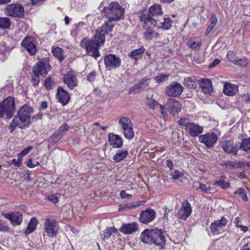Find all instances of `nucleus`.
Wrapping results in <instances>:
<instances>
[{
	"mask_svg": "<svg viewBox=\"0 0 250 250\" xmlns=\"http://www.w3.org/2000/svg\"><path fill=\"white\" fill-rule=\"evenodd\" d=\"M114 24L112 21L105 22L101 27L97 29L96 33L91 39L84 38L80 43L81 46L85 49L89 55L97 58L100 56L99 48L104 45L105 42V35L112 31Z\"/></svg>",
	"mask_w": 250,
	"mask_h": 250,
	"instance_id": "nucleus-1",
	"label": "nucleus"
},
{
	"mask_svg": "<svg viewBox=\"0 0 250 250\" xmlns=\"http://www.w3.org/2000/svg\"><path fill=\"white\" fill-rule=\"evenodd\" d=\"M33 111V108L27 104L21 107L18 112L17 116L13 119L9 126V128L11 129L10 132L12 133L17 126L22 129L28 126L30 124L31 116Z\"/></svg>",
	"mask_w": 250,
	"mask_h": 250,
	"instance_id": "nucleus-2",
	"label": "nucleus"
},
{
	"mask_svg": "<svg viewBox=\"0 0 250 250\" xmlns=\"http://www.w3.org/2000/svg\"><path fill=\"white\" fill-rule=\"evenodd\" d=\"M163 14L160 4L155 3L151 6L148 11H143L140 15V20L144 22V26L151 28L156 25V21L153 18Z\"/></svg>",
	"mask_w": 250,
	"mask_h": 250,
	"instance_id": "nucleus-3",
	"label": "nucleus"
},
{
	"mask_svg": "<svg viewBox=\"0 0 250 250\" xmlns=\"http://www.w3.org/2000/svg\"><path fill=\"white\" fill-rule=\"evenodd\" d=\"M104 14L109 21L119 20L123 15L124 9L117 2H111L104 8Z\"/></svg>",
	"mask_w": 250,
	"mask_h": 250,
	"instance_id": "nucleus-4",
	"label": "nucleus"
},
{
	"mask_svg": "<svg viewBox=\"0 0 250 250\" xmlns=\"http://www.w3.org/2000/svg\"><path fill=\"white\" fill-rule=\"evenodd\" d=\"M15 110V103L14 97L8 96L2 101H0V118L5 117L11 119Z\"/></svg>",
	"mask_w": 250,
	"mask_h": 250,
	"instance_id": "nucleus-5",
	"label": "nucleus"
},
{
	"mask_svg": "<svg viewBox=\"0 0 250 250\" xmlns=\"http://www.w3.org/2000/svg\"><path fill=\"white\" fill-rule=\"evenodd\" d=\"M119 124L122 127L125 137L128 140L132 139L134 134L131 120L128 117H122L119 120Z\"/></svg>",
	"mask_w": 250,
	"mask_h": 250,
	"instance_id": "nucleus-6",
	"label": "nucleus"
},
{
	"mask_svg": "<svg viewBox=\"0 0 250 250\" xmlns=\"http://www.w3.org/2000/svg\"><path fill=\"white\" fill-rule=\"evenodd\" d=\"M33 69L39 73L42 77H46L48 72L51 70L49 58H43L41 59L36 64L33 66Z\"/></svg>",
	"mask_w": 250,
	"mask_h": 250,
	"instance_id": "nucleus-7",
	"label": "nucleus"
},
{
	"mask_svg": "<svg viewBox=\"0 0 250 250\" xmlns=\"http://www.w3.org/2000/svg\"><path fill=\"white\" fill-rule=\"evenodd\" d=\"M4 12L7 16L13 17L21 18L24 16V8L19 4H11L4 9Z\"/></svg>",
	"mask_w": 250,
	"mask_h": 250,
	"instance_id": "nucleus-8",
	"label": "nucleus"
},
{
	"mask_svg": "<svg viewBox=\"0 0 250 250\" xmlns=\"http://www.w3.org/2000/svg\"><path fill=\"white\" fill-rule=\"evenodd\" d=\"M221 148L226 153L232 155H237L239 150V145L235 143L233 140H226L220 142Z\"/></svg>",
	"mask_w": 250,
	"mask_h": 250,
	"instance_id": "nucleus-9",
	"label": "nucleus"
},
{
	"mask_svg": "<svg viewBox=\"0 0 250 250\" xmlns=\"http://www.w3.org/2000/svg\"><path fill=\"white\" fill-rule=\"evenodd\" d=\"M218 137L214 132H209L199 136V141L200 143L205 144L208 148L214 146L218 140Z\"/></svg>",
	"mask_w": 250,
	"mask_h": 250,
	"instance_id": "nucleus-10",
	"label": "nucleus"
},
{
	"mask_svg": "<svg viewBox=\"0 0 250 250\" xmlns=\"http://www.w3.org/2000/svg\"><path fill=\"white\" fill-rule=\"evenodd\" d=\"M104 63L107 70L115 69L120 66L121 59L115 55L108 54L104 57Z\"/></svg>",
	"mask_w": 250,
	"mask_h": 250,
	"instance_id": "nucleus-11",
	"label": "nucleus"
},
{
	"mask_svg": "<svg viewBox=\"0 0 250 250\" xmlns=\"http://www.w3.org/2000/svg\"><path fill=\"white\" fill-rule=\"evenodd\" d=\"M21 45L31 56L35 55L37 52L34 39L31 36H26L22 41Z\"/></svg>",
	"mask_w": 250,
	"mask_h": 250,
	"instance_id": "nucleus-12",
	"label": "nucleus"
},
{
	"mask_svg": "<svg viewBox=\"0 0 250 250\" xmlns=\"http://www.w3.org/2000/svg\"><path fill=\"white\" fill-rule=\"evenodd\" d=\"M183 88V86L180 83L176 82H173L167 86L165 89V93L169 96L177 97L182 93Z\"/></svg>",
	"mask_w": 250,
	"mask_h": 250,
	"instance_id": "nucleus-13",
	"label": "nucleus"
},
{
	"mask_svg": "<svg viewBox=\"0 0 250 250\" xmlns=\"http://www.w3.org/2000/svg\"><path fill=\"white\" fill-rule=\"evenodd\" d=\"M192 208L188 200H184L182 203V206L177 213L178 218L186 220L191 214Z\"/></svg>",
	"mask_w": 250,
	"mask_h": 250,
	"instance_id": "nucleus-14",
	"label": "nucleus"
},
{
	"mask_svg": "<svg viewBox=\"0 0 250 250\" xmlns=\"http://www.w3.org/2000/svg\"><path fill=\"white\" fill-rule=\"evenodd\" d=\"M166 108L172 115L178 114L181 111V105L179 101L173 98H168L166 104Z\"/></svg>",
	"mask_w": 250,
	"mask_h": 250,
	"instance_id": "nucleus-15",
	"label": "nucleus"
},
{
	"mask_svg": "<svg viewBox=\"0 0 250 250\" xmlns=\"http://www.w3.org/2000/svg\"><path fill=\"white\" fill-rule=\"evenodd\" d=\"M44 228L48 237H54L58 232V227L56 221L54 219H46Z\"/></svg>",
	"mask_w": 250,
	"mask_h": 250,
	"instance_id": "nucleus-16",
	"label": "nucleus"
},
{
	"mask_svg": "<svg viewBox=\"0 0 250 250\" xmlns=\"http://www.w3.org/2000/svg\"><path fill=\"white\" fill-rule=\"evenodd\" d=\"M1 215L9 219L13 226L19 225L22 221V214L20 212L11 213L2 212Z\"/></svg>",
	"mask_w": 250,
	"mask_h": 250,
	"instance_id": "nucleus-17",
	"label": "nucleus"
},
{
	"mask_svg": "<svg viewBox=\"0 0 250 250\" xmlns=\"http://www.w3.org/2000/svg\"><path fill=\"white\" fill-rule=\"evenodd\" d=\"M156 216V211L153 209L148 208L141 212L139 220L142 223L147 224L153 221Z\"/></svg>",
	"mask_w": 250,
	"mask_h": 250,
	"instance_id": "nucleus-18",
	"label": "nucleus"
},
{
	"mask_svg": "<svg viewBox=\"0 0 250 250\" xmlns=\"http://www.w3.org/2000/svg\"><path fill=\"white\" fill-rule=\"evenodd\" d=\"M152 242L155 245L163 247L166 244V239L164 232L161 229H152Z\"/></svg>",
	"mask_w": 250,
	"mask_h": 250,
	"instance_id": "nucleus-19",
	"label": "nucleus"
},
{
	"mask_svg": "<svg viewBox=\"0 0 250 250\" xmlns=\"http://www.w3.org/2000/svg\"><path fill=\"white\" fill-rule=\"evenodd\" d=\"M63 82L70 89H73L78 84V79L76 74L73 71H69L64 75Z\"/></svg>",
	"mask_w": 250,
	"mask_h": 250,
	"instance_id": "nucleus-20",
	"label": "nucleus"
},
{
	"mask_svg": "<svg viewBox=\"0 0 250 250\" xmlns=\"http://www.w3.org/2000/svg\"><path fill=\"white\" fill-rule=\"evenodd\" d=\"M107 138L109 144L112 147L120 148L123 146V139L119 135L113 133H109Z\"/></svg>",
	"mask_w": 250,
	"mask_h": 250,
	"instance_id": "nucleus-21",
	"label": "nucleus"
},
{
	"mask_svg": "<svg viewBox=\"0 0 250 250\" xmlns=\"http://www.w3.org/2000/svg\"><path fill=\"white\" fill-rule=\"evenodd\" d=\"M56 98L58 102L63 105H66L69 102L70 96L68 92L63 89L62 87L60 86L58 88Z\"/></svg>",
	"mask_w": 250,
	"mask_h": 250,
	"instance_id": "nucleus-22",
	"label": "nucleus"
},
{
	"mask_svg": "<svg viewBox=\"0 0 250 250\" xmlns=\"http://www.w3.org/2000/svg\"><path fill=\"white\" fill-rule=\"evenodd\" d=\"M186 131L191 137H194L198 136L200 134L203 132V127L194 123H190L187 126Z\"/></svg>",
	"mask_w": 250,
	"mask_h": 250,
	"instance_id": "nucleus-23",
	"label": "nucleus"
},
{
	"mask_svg": "<svg viewBox=\"0 0 250 250\" xmlns=\"http://www.w3.org/2000/svg\"><path fill=\"white\" fill-rule=\"evenodd\" d=\"M138 229V224L136 222L123 224L120 231L124 234H130L136 231Z\"/></svg>",
	"mask_w": 250,
	"mask_h": 250,
	"instance_id": "nucleus-24",
	"label": "nucleus"
},
{
	"mask_svg": "<svg viewBox=\"0 0 250 250\" xmlns=\"http://www.w3.org/2000/svg\"><path fill=\"white\" fill-rule=\"evenodd\" d=\"M223 91L225 94L232 96L238 91V87L237 85L227 83L224 84Z\"/></svg>",
	"mask_w": 250,
	"mask_h": 250,
	"instance_id": "nucleus-25",
	"label": "nucleus"
},
{
	"mask_svg": "<svg viewBox=\"0 0 250 250\" xmlns=\"http://www.w3.org/2000/svg\"><path fill=\"white\" fill-rule=\"evenodd\" d=\"M199 83L204 92L205 93H209L212 90V83L208 79L204 78L201 80H199Z\"/></svg>",
	"mask_w": 250,
	"mask_h": 250,
	"instance_id": "nucleus-26",
	"label": "nucleus"
},
{
	"mask_svg": "<svg viewBox=\"0 0 250 250\" xmlns=\"http://www.w3.org/2000/svg\"><path fill=\"white\" fill-rule=\"evenodd\" d=\"M152 229H145L141 234V239L145 243L151 244L152 242Z\"/></svg>",
	"mask_w": 250,
	"mask_h": 250,
	"instance_id": "nucleus-27",
	"label": "nucleus"
},
{
	"mask_svg": "<svg viewBox=\"0 0 250 250\" xmlns=\"http://www.w3.org/2000/svg\"><path fill=\"white\" fill-rule=\"evenodd\" d=\"M128 155V151L125 149L118 150L113 157V160L116 162H119L125 159Z\"/></svg>",
	"mask_w": 250,
	"mask_h": 250,
	"instance_id": "nucleus-28",
	"label": "nucleus"
},
{
	"mask_svg": "<svg viewBox=\"0 0 250 250\" xmlns=\"http://www.w3.org/2000/svg\"><path fill=\"white\" fill-rule=\"evenodd\" d=\"M145 29H147L146 32H144V38L147 40H150L154 38L160 37V34L158 32L151 29V28L146 27L144 26Z\"/></svg>",
	"mask_w": 250,
	"mask_h": 250,
	"instance_id": "nucleus-29",
	"label": "nucleus"
},
{
	"mask_svg": "<svg viewBox=\"0 0 250 250\" xmlns=\"http://www.w3.org/2000/svg\"><path fill=\"white\" fill-rule=\"evenodd\" d=\"M38 224V221L35 217H33L29 221L27 227L25 230L26 235H28L33 232L36 229Z\"/></svg>",
	"mask_w": 250,
	"mask_h": 250,
	"instance_id": "nucleus-30",
	"label": "nucleus"
},
{
	"mask_svg": "<svg viewBox=\"0 0 250 250\" xmlns=\"http://www.w3.org/2000/svg\"><path fill=\"white\" fill-rule=\"evenodd\" d=\"M217 22L218 20L217 19L215 15L214 14L212 15L209 20L210 24L207 27L205 35L206 36L208 35L211 33L214 27L217 25Z\"/></svg>",
	"mask_w": 250,
	"mask_h": 250,
	"instance_id": "nucleus-31",
	"label": "nucleus"
},
{
	"mask_svg": "<svg viewBox=\"0 0 250 250\" xmlns=\"http://www.w3.org/2000/svg\"><path fill=\"white\" fill-rule=\"evenodd\" d=\"M239 148L247 152H250V137L242 139Z\"/></svg>",
	"mask_w": 250,
	"mask_h": 250,
	"instance_id": "nucleus-32",
	"label": "nucleus"
},
{
	"mask_svg": "<svg viewBox=\"0 0 250 250\" xmlns=\"http://www.w3.org/2000/svg\"><path fill=\"white\" fill-rule=\"evenodd\" d=\"M145 51L144 47H142L139 49L132 50L128 54V56L135 61L142 55Z\"/></svg>",
	"mask_w": 250,
	"mask_h": 250,
	"instance_id": "nucleus-33",
	"label": "nucleus"
},
{
	"mask_svg": "<svg viewBox=\"0 0 250 250\" xmlns=\"http://www.w3.org/2000/svg\"><path fill=\"white\" fill-rule=\"evenodd\" d=\"M52 52L53 55L56 57L60 62H62L64 59L63 50L59 47H52Z\"/></svg>",
	"mask_w": 250,
	"mask_h": 250,
	"instance_id": "nucleus-34",
	"label": "nucleus"
},
{
	"mask_svg": "<svg viewBox=\"0 0 250 250\" xmlns=\"http://www.w3.org/2000/svg\"><path fill=\"white\" fill-rule=\"evenodd\" d=\"M184 85L190 89L196 88V79L195 77H188L185 79Z\"/></svg>",
	"mask_w": 250,
	"mask_h": 250,
	"instance_id": "nucleus-35",
	"label": "nucleus"
},
{
	"mask_svg": "<svg viewBox=\"0 0 250 250\" xmlns=\"http://www.w3.org/2000/svg\"><path fill=\"white\" fill-rule=\"evenodd\" d=\"M11 24V21L8 18L0 17V29H8L10 27Z\"/></svg>",
	"mask_w": 250,
	"mask_h": 250,
	"instance_id": "nucleus-36",
	"label": "nucleus"
},
{
	"mask_svg": "<svg viewBox=\"0 0 250 250\" xmlns=\"http://www.w3.org/2000/svg\"><path fill=\"white\" fill-rule=\"evenodd\" d=\"M164 21L161 23V25L160 26L165 30H168L170 28L173 23V21L169 18H164Z\"/></svg>",
	"mask_w": 250,
	"mask_h": 250,
	"instance_id": "nucleus-37",
	"label": "nucleus"
},
{
	"mask_svg": "<svg viewBox=\"0 0 250 250\" xmlns=\"http://www.w3.org/2000/svg\"><path fill=\"white\" fill-rule=\"evenodd\" d=\"M39 73L32 70V73L31 76V82L32 85L34 86H37L39 85L40 83Z\"/></svg>",
	"mask_w": 250,
	"mask_h": 250,
	"instance_id": "nucleus-38",
	"label": "nucleus"
},
{
	"mask_svg": "<svg viewBox=\"0 0 250 250\" xmlns=\"http://www.w3.org/2000/svg\"><path fill=\"white\" fill-rule=\"evenodd\" d=\"M146 104L149 106L152 109H156L159 105V103L152 98H146Z\"/></svg>",
	"mask_w": 250,
	"mask_h": 250,
	"instance_id": "nucleus-39",
	"label": "nucleus"
},
{
	"mask_svg": "<svg viewBox=\"0 0 250 250\" xmlns=\"http://www.w3.org/2000/svg\"><path fill=\"white\" fill-rule=\"evenodd\" d=\"M150 79L147 77H145L141 79L137 83L142 89L144 90L149 84Z\"/></svg>",
	"mask_w": 250,
	"mask_h": 250,
	"instance_id": "nucleus-40",
	"label": "nucleus"
},
{
	"mask_svg": "<svg viewBox=\"0 0 250 250\" xmlns=\"http://www.w3.org/2000/svg\"><path fill=\"white\" fill-rule=\"evenodd\" d=\"M62 137V136L59 133V132L56 131L50 137L49 142L52 144H55L59 141Z\"/></svg>",
	"mask_w": 250,
	"mask_h": 250,
	"instance_id": "nucleus-41",
	"label": "nucleus"
},
{
	"mask_svg": "<svg viewBox=\"0 0 250 250\" xmlns=\"http://www.w3.org/2000/svg\"><path fill=\"white\" fill-rule=\"evenodd\" d=\"M143 90L141 87L137 83L128 89V93L129 94H136L141 92Z\"/></svg>",
	"mask_w": 250,
	"mask_h": 250,
	"instance_id": "nucleus-42",
	"label": "nucleus"
},
{
	"mask_svg": "<svg viewBox=\"0 0 250 250\" xmlns=\"http://www.w3.org/2000/svg\"><path fill=\"white\" fill-rule=\"evenodd\" d=\"M214 185L218 186L219 187H221L223 189H226L229 187L230 184L229 182H226L223 179H220L219 181L215 182L214 183Z\"/></svg>",
	"mask_w": 250,
	"mask_h": 250,
	"instance_id": "nucleus-43",
	"label": "nucleus"
},
{
	"mask_svg": "<svg viewBox=\"0 0 250 250\" xmlns=\"http://www.w3.org/2000/svg\"><path fill=\"white\" fill-rule=\"evenodd\" d=\"M214 222L216 223L219 229H222L227 225L228 220L224 217H222L220 220H216Z\"/></svg>",
	"mask_w": 250,
	"mask_h": 250,
	"instance_id": "nucleus-44",
	"label": "nucleus"
},
{
	"mask_svg": "<svg viewBox=\"0 0 250 250\" xmlns=\"http://www.w3.org/2000/svg\"><path fill=\"white\" fill-rule=\"evenodd\" d=\"M145 201H137L132 203H129L126 204V207L129 209L134 208L143 205L145 203Z\"/></svg>",
	"mask_w": 250,
	"mask_h": 250,
	"instance_id": "nucleus-45",
	"label": "nucleus"
},
{
	"mask_svg": "<svg viewBox=\"0 0 250 250\" xmlns=\"http://www.w3.org/2000/svg\"><path fill=\"white\" fill-rule=\"evenodd\" d=\"M227 58L229 61L235 63L237 58L236 55L232 51H229L227 55Z\"/></svg>",
	"mask_w": 250,
	"mask_h": 250,
	"instance_id": "nucleus-46",
	"label": "nucleus"
},
{
	"mask_svg": "<svg viewBox=\"0 0 250 250\" xmlns=\"http://www.w3.org/2000/svg\"><path fill=\"white\" fill-rule=\"evenodd\" d=\"M53 83V81L52 80L51 77H49L46 78L44 82V85L47 89H52V86Z\"/></svg>",
	"mask_w": 250,
	"mask_h": 250,
	"instance_id": "nucleus-47",
	"label": "nucleus"
},
{
	"mask_svg": "<svg viewBox=\"0 0 250 250\" xmlns=\"http://www.w3.org/2000/svg\"><path fill=\"white\" fill-rule=\"evenodd\" d=\"M33 148V147L31 146H28L25 148H24L21 153H20L18 155V157H20L21 159L22 157L25 156L30 151H31Z\"/></svg>",
	"mask_w": 250,
	"mask_h": 250,
	"instance_id": "nucleus-48",
	"label": "nucleus"
},
{
	"mask_svg": "<svg viewBox=\"0 0 250 250\" xmlns=\"http://www.w3.org/2000/svg\"><path fill=\"white\" fill-rule=\"evenodd\" d=\"M170 175L174 179H178L183 177V174L181 171L178 170H175L174 171L171 172Z\"/></svg>",
	"mask_w": 250,
	"mask_h": 250,
	"instance_id": "nucleus-49",
	"label": "nucleus"
},
{
	"mask_svg": "<svg viewBox=\"0 0 250 250\" xmlns=\"http://www.w3.org/2000/svg\"><path fill=\"white\" fill-rule=\"evenodd\" d=\"M116 229L115 228H107L104 231V237L108 238L109 237L113 232L116 231Z\"/></svg>",
	"mask_w": 250,
	"mask_h": 250,
	"instance_id": "nucleus-50",
	"label": "nucleus"
},
{
	"mask_svg": "<svg viewBox=\"0 0 250 250\" xmlns=\"http://www.w3.org/2000/svg\"><path fill=\"white\" fill-rule=\"evenodd\" d=\"M210 229L213 234L219 233L220 229L217 226L216 223L214 222L211 224Z\"/></svg>",
	"mask_w": 250,
	"mask_h": 250,
	"instance_id": "nucleus-51",
	"label": "nucleus"
},
{
	"mask_svg": "<svg viewBox=\"0 0 250 250\" xmlns=\"http://www.w3.org/2000/svg\"><path fill=\"white\" fill-rule=\"evenodd\" d=\"M248 62V59L246 58H243L242 59H237L235 63H237L242 66L246 67L247 66Z\"/></svg>",
	"mask_w": 250,
	"mask_h": 250,
	"instance_id": "nucleus-52",
	"label": "nucleus"
},
{
	"mask_svg": "<svg viewBox=\"0 0 250 250\" xmlns=\"http://www.w3.org/2000/svg\"><path fill=\"white\" fill-rule=\"evenodd\" d=\"M190 122H189V119L186 118H181L178 121V124L180 125H183L185 127V129H187V126L188 125H189Z\"/></svg>",
	"mask_w": 250,
	"mask_h": 250,
	"instance_id": "nucleus-53",
	"label": "nucleus"
},
{
	"mask_svg": "<svg viewBox=\"0 0 250 250\" xmlns=\"http://www.w3.org/2000/svg\"><path fill=\"white\" fill-rule=\"evenodd\" d=\"M168 77V76L167 75L160 74L159 75L156 76L155 78V80L157 83H160L167 79Z\"/></svg>",
	"mask_w": 250,
	"mask_h": 250,
	"instance_id": "nucleus-54",
	"label": "nucleus"
},
{
	"mask_svg": "<svg viewBox=\"0 0 250 250\" xmlns=\"http://www.w3.org/2000/svg\"><path fill=\"white\" fill-rule=\"evenodd\" d=\"M201 44V43L199 42L192 41L189 43V47L197 50L199 49Z\"/></svg>",
	"mask_w": 250,
	"mask_h": 250,
	"instance_id": "nucleus-55",
	"label": "nucleus"
},
{
	"mask_svg": "<svg viewBox=\"0 0 250 250\" xmlns=\"http://www.w3.org/2000/svg\"><path fill=\"white\" fill-rule=\"evenodd\" d=\"M8 229V227L4 221L0 219V231H7Z\"/></svg>",
	"mask_w": 250,
	"mask_h": 250,
	"instance_id": "nucleus-56",
	"label": "nucleus"
},
{
	"mask_svg": "<svg viewBox=\"0 0 250 250\" xmlns=\"http://www.w3.org/2000/svg\"><path fill=\"white\" fill-rule=\"evenodd\" d=\"M9 164L14 165L17 167H20L21 164V159L20 157H18L17 160L16 159H13L10 161Z\"/></svg>",
	"mask_w": 250,
	"mask_h": 250,
	"instance_id": "nucleus-57",
	"label": "nucleus"
},
{
	"mask_svg": "<svg viewBox=\"0 0 250 250\" xmlns=\"http://www.w3.org/2000/svg\"><path fill=\"white\" fill-rule=\"evenodd\" d=\"M69 126L65 124L62 125L59 127L58 130L57 131L59 132L62 136H63V133L67 130L69 128Z\"/></svg>",
	"mask_w": 250,
	"mask_h": 250,
	"instance_id": "nucleus-58",
	"label": "nucleus"
},
{
	"mask_svg": "<svg viewBox=\"0 0 250 250\" xmlns=\"http://www.w3.org/2000/svg\"><path fill=\"white\" fill-rule=\"evenodd\" d=\"M46 199L54 203H56L58 202V197L55 195H50L47 197Z\"/></svg>",
	"mask_w": 250,
	"mask_h": 250,
	"instance_id": "nucleus-59",
	"label": "nucleus"
},
{
	"mask_svg": "<svg viewBox=\"0 0 250 250\" xmlns=\"http://www.w3.org/2000/svg\"><path fill=\"white\" fill-rule=\"evenodd\" d=\"M96 76V72L93 71L91 73H90L87 76V79L88 81H89L90 82H92L95 80Z\"/></svg>",
	"mask_w": 250,
	"mask_h": 250,
	"instance_id": "nucleus-60",
	"label": "nucleus"
},
{
	"mask_svg": "<svg viewBox=\"0 0 250 250\" xmlns=\"http://www.w3.org/2000/svg\"><path fill=\"white\" fill-rule=\"evenodd\" d=\"M170 211H171V209H170L168 208H167V207H165V208H164L165 213H164V217H163L164 219L166 220L167 221L168 220V214H169V212H170Z\"/></svg>",
	"mask_w": 250,
	"mask_h": 250,
	"instance_id": "nucleus-61",
	"label": "nucleus"
},
{
	"mask_svg": "<svg viewBox=\"0 0 250 250\" xmlns=\"http://www.w3.org/2000/svg\"><path fill=\"white\" fill-rule=\"evenodd\" d=\"M199 188L201 189L203 191L208 193L209 191V188L204 184H200Z\"/></svg>",
	"mask_w": 250,
	"mask_h": 250,
	"instance_id": "nucleus-62",
	"label": "nucleus"
},
{
	"mask_svg": "<svg viewBox=\"0 0 250 250\" xmlns=\"http://www.w3.org/2000/svg\"><path fill=\"white\" fill-rule=\"evenodd\" d=\"M120 195L122 199L128 198L132 197L131 195L126 193L125 190H122Z\"/></svg>",
	"mask_w": 250,
	"mask_h": 250,
	"instance_id": "nucleus-63",
	"label": "nucleus"
},
{
	"mask_svg": "<svg viewBox=\"0 0 250 250\" xmlns=\"http://www.w3.org/2000/svg\"><path fill=\"white\" fill-rule=\"evenodd\" d=\"M220 62V61L219 59H216L210 64H209V67L210 68H213L218 65Z\"/></svg>",
	"mask_w": 250,
	"mask_h": 250,
	"instance_id": "nucleus-64",
	"label": "nucleus"
}]
</instances>
